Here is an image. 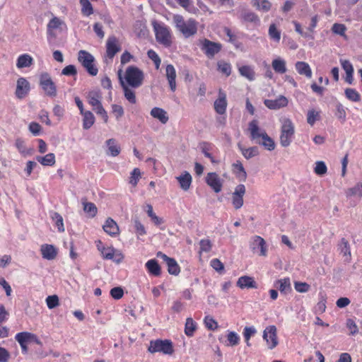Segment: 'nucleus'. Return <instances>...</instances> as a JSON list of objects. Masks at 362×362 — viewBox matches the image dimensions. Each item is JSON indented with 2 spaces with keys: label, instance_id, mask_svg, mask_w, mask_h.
<instances>
[{
  "label": "nucleus",
  "instance_id": "16",
  "mask_svg": "<svg viewBox=\"0 0 362 362\" xmlns=\"http://www.w3.org/2000/svg\"><path fill=\"white\" fill-rule=\"evenodd\" d=\"M15 339L18 342L19 344H28L31 342H34L38 345L42 344V342L36 334L28 332H22L16 334L15 336Z\"/></svg>",
  "mask_w": 362,
  "mask_h": 362
},
{
  "label": "nucleus",
  "instance_id": "15",
  "mask_svg": "<svg viewBox=\"0 0 362 362\" xmlns=\"http://www.w3.org/2000/svg\"><path fill=\"white\" fill-rule=\"evenodd\" d=\"M30 89V86L28 81L25 78L20 77L16 83L15 92L16 98L18 99L24 98L28 94Z\"/></svg>",
  "mask_w": 362,
  "mask_h": 362
},
{
  "label": "nucleus",
  "instance_id": "52",
  "mask_svg": "<svg viewBox=\"0 0 362 362\" xmlns=\"http://www.w3.org/2000/svg\"><path fill=\"white\" fill-rule=\"evenodd\" d=\"M223 31L227 37H228V42L233 44L235 47H239L240 43L238 42V37L237 35L233 33L232 30L228 27H225L223 28Z\"/></svg>",
  "mask_w": 362,
  "mask_h": 362
},
{
  "label": "nucleus",
  "instance_id": "18",
  "mask_svg": "<svg viewBox=\"0 0 362 362\" xmlns=\"http://www.w3.org/2000/svg\"><path fill=\"white\" fill-rule=\"evenodd\" d=\"M264 104L270 110H278L286 107L288 104V100L285 96L279 95L276 99L264 100Z\"/></svg>",
  "mask_w": 362,
  "mask_h": 362
},
{
  "label": "nucleus",
  "instance_id": "42",
  "mask_svg": "<svg viewBox=\"0 0 362 362\" xmlns=\"http://www.w3.org/2000/svg\"><path fill=\"white\" fill-rule=\"evenodd\" d=\"M197 329V323L193 320L192 317H187L185 325V334L191 337L194 335V332Z\"/></svg>",
  "mask_w": 362,
  "mask_h": 362
},
{
  "label": "nucleus",
  "instance_id": "30",
  "mask_svg": "<svg viewBox=\"0 0 362 362\" xmlns=\"http://www.w3.org/2000/svg\"><path fill=\"white\" fill-rule=\"evenodd\" d=\"M240 19L243 23H251L254 25H259L260 20L257 14L252 11H246L241 13Z\"/></svg>",
  "mask_w": 362,
  "mask_h": 362
},
{
  "label": "nucleus",
  "instance_id": "2",
  "mask_svg": "<svg viewBox=\"0 0 362 362\" xmlns=\"http://www.w3.org/2000/svg\"><path fill=\"white\" fill-rule=\"evenodd\" d=\"M86 98L88 104L92 107L93 110L103 118L105 123H107L108 121V115L102 104L103 94L100 90L89 91Z\"/></svg>",
  "mask_w": 362,
  "mask_h": 362
},
{
  "label": "nucleus",
  "instance_id": "8",
  "mask_svg": "<svg viewBox=\"0 0 362 362\" xmlns=\"http://www.w3.org/2000/svg\"><path fill=\"white\" fill-rule=\"evenodd\" d=\"M78 59L90 75L96 76L98 74V69L94 64V57L88 52L80 50L78 54Z\"/></svg>",
  "mask_w": 362,
  "mask_h": 362
},
{
  "label": "nucleus",
  "instance_id": "40",
  "mask_svg": "<svg viewBox=\"0 0 362 362\" xmlns=\"http://www.w3.org/2000/svg\"><path fill=\"white\" fill-rule=\"evenodd\" d=\"M37 160L44 166H52L55 164V156L52 153H49L45 156H37Z\"/></svg>",
  "mask_w": 362,
  "mask_h": 362
},
{
  "label": "nucleus",
  "instance_id": "61",
  "mask_svg": "<svg viewBox=\"0 0 362 362\" xmlns=\"http://www.w3.org/2000/svg\"><path fill=\"white\" fill-rule=\"evenodd\" d=\"M292 23L294 25L295 31L298 33L300 35L305 38H310L313 39V35L308 34V33H305L303 31L302 26L300 23L296 21H293Z\"/></svg>",
  "mask_w": 362,
  "mask_h": 362
},
{
  "label": "nucleus",
  "instance_id": "33",
  "mask_svg": "<svg viewBox=\"0 0 362 362\" xmlns=\"http://www.w3.org/2000/svg\"><path fill=\"white\" fill-rule=\"evenodd\" d=\"M106 144L107 146V154L115 157L120 153L121 148L117 144V142L115 139H110L107 140Z\"/></svg>",
  "mask_w": 362,
  "mask_h": 362
},
{
  "label": "nucleus",
  "instance_id": "7",
  "mask_svg": "<svg viewBox=\"0 0 362 362\" xmlns=\"http://www.w3.org/2000/svg\"><path fill=\"white\" fill-rule=\"evenodd\" d=\"M295 133V127L290 119H285L281 127L280 144L284 147L288 146L292 142Z\"/></svg>",
  "mask_w": 362,
  "mask_h": 362
},
{
  "label": "nucleus",
  "instance_id": "22",
  "mask_svg": "<svg viewBox=\"0 0 362 362\" xmlns=\"http://www.w3.org/2000/svg\"><path fill=\"white\" fill-rule=\"evenodd\" d=\"M274 286L284 295H286L292 291L291 281L288 277L278 279L275 281Z\"/></svg>",
  "mask_w": 362,
  "mask_h": 362
},
{
  "label": "nucleus",
  "instance_id": "55",
  "mask_svg": "<svg viewBox=\"0 0 362 362\" xmlns=\"http://www.w3.org/2000/svg\"><path fill=\"white\" fill-rule=\"evenodd\" d=\"M332 31L334 34L339 35L342 37H346V27L344 24L341 23H334L332 27Z\"/></svg>",
  "mask_w": 362,
  "mask_h": 362
},
{
  "label": "nucleus",
  "instance_id": "39",
  "mask_svg": "<svg viewBox=\"0 0 362 362\" xmlns=\"http://www.w3.org/2000/svg\"><path fill=\"white\" fill-rule=\"evenodd\" d=\"M238 148L240 150L243 156L246 159H250L255 156L259 155V150L257 146H252L249 148H244L238 144Z\"/></svg>",
  "mask_w": 362,
  "mask_h": 362
},
{
  "label": "nucleus",
  "instance_id": "38",
  "mask_svg": "<svg viewBox=\"0 0 362 362\" xmlns=\"http://www.w3.org/2000/svg\"><path fill=\"white\" fill-rule=\"evenodd\" d=\"M272 66L276 73L282 74L286 72V61L283 59H274L272 62Z\"/></svg>",
  "mask_w": 362,
  "mask_h": 362
},
{
  "label": "nucleus",
  "instance_id": "56",
  "mask_svg": "<svg viewBox=\"0 0 362 362\" xmlns=\"http://www.w3.org/2000/svg\"><path fill=\"white\" fill-rule=\"evenodd\" d=\"M83 210L85 212L89 214L91 217H95L98 212L96 206L92 202L84 203Z\"/></svg>",
  "mask_w": 362,
  "mask_h": 362
},
{
  "label": "nucleus",
  "instance_id": "54",
  "mask_svg": "<svg viewBox=\"0 0 362 362\" xmlns=\"http://www.w3.org/2000/svg\"><path fill=\"white\" fill-rule=\"evenodd\" d=\"M115 249L113 247H105V248H102V252L100 254L104 259H114V257L115 255Z\"/></svg>",
  "mask_w": 362,
  "mask_h": 362
},
{
  "label": "nucleus",
  "instance_id": "50",
  "mask_svg": "<svg viewBox=\"0 0 362 362\" xmlns=\"http://www.w3.org/2000/svg\"><path fill=\"white\" fill-rule=\"evenodd\" d=\"M212 248V243L209 239H202L199 241V254L201 256L203 252H209Z\"/></svg>",
  "mask_w": 362,
  "mask_h": 362
},
{
  "label": "nucleus",
  "instance_id": "59",
  "mask_svg": "<svg viewBox=\"0 0 362 362\" xmlns=\"http://www.w3.org/2000/svg\"><path fill=\"white\" fill-rule=\"evenodd\" d=\"M147 55L148 58H150L153 62L156 69H158L160 68L161 60L158 54L154 50L149 49L147 52Z\"/></svg>",
  "mask_w": 362,
  "mask_h": 362
},
{
  "label": "nucleus",
  "instance_id": "24",
  "mask_svg": "<svg viewBox=\"0 0 362 362\" xmlns=\"http://www.w3.org/2000/svg\"><path fill=\"white\" fill-rule=\"evenodd\" d=\"M103 228L106 233L112 237H115L119 233V226L112 218H108L105 221Z\"/></svg>",
  "mask_w": 362,
  "mask_h": 362
},
{
  "label": "nucleus",
  "instance_id": "62",
  "mask_svg": "<svg viewBox=\"0 0 362 362\" xmlns=\"http://www.w3.org/2000/svg\"><path fill=\"white\" fill-rule=\"evenodd\" d=\"M294 288L299 293H306L310 290V286L306 282L295 281Z\"/></svg>",
  "mask_w": 362,
  "mask_h": 362
},
{
  "label": "nucleus",
  "instance_id": "21",
  "mask_svg": "<svg viewBox=\"0 0 362 362\" xmlns=\"http://www.w3.org/2000/svg\"><path fill=\"white\" fill-rule=\"evenodd\" d=\"M120 84L123 90L124 98L131 103L135 104L136 103V98L135 91L133 90L134 88H131L127 86L124 81L122 80L120 72L119 73Z\"/></svg>",
  "mask_w": 362,
  "mask_h": 362
},
{
  "label": "nucleus",
  "instance_id": "9",
  "mask_svg": "<svg viewBox=\"0 0 362 362\" xmlns=\"http://www.w3.org/2000/svg\"><path fill=\"white\" fill-rule=\"evenodd\" d=\"M199 44L202 51L209 59H213L223 47L220 42H213L206 38L199 40Z\"/></svg>",
  "mask_w": 362,
  "mask_h": 362
},
{
  "label": "nucleus",
  "instance_id": "1",
  "mask_svg": "<svg viewBox=\"0 0 362 362\" xmlns=\"http://www.w3.org/2000/svg\"><path fill=\"white\" fill-rule=\"evenodd\" d=\"M248 131L250 139L255 144L262 146L268 151H273L275 148L274 141L264 130L259 128L257 120L253 119L249 123Z\"/></svg>",
  "mask_w": 362,
  "mask_h": 362
},
{
  "label": "nucleus",
  "instance_id": "6",
  "mask_svg": "<svg viewBox=\"0 0 362 362\" xmlns=\"http://www.w3.org/2000/svg\"><path fill=\"white\" fill-rule=\"evenodd\" d=\"M148 351L151 354L159 352L165 355H172L174 353V346L170 339H156L150 341Z\"/></svg>",
  "mask_w": 362,
  "mask_h": 362
},
{
  "label": "nucleus",
  "instance_id": "4",
  "mask_svg": "<svg viewBox=\"0 0 362 362\" xmlns=\"http://www.w3.org/2000/svg\"><path fill=\"white\" fill-rule=\"evenodd\" d=\"M122 80L131 88H139L144 83V73L136 66H129L126 69Z\"/></svg>",
  "mask_w": 362,
  "mask_h": 362
},
{
  "label": "nucleus",
  "instance_id": "58",
  "mask_svg": "<svg viewBox=\"0 0 362 362\" xmlns=\"http://www.w3.org/2000/svg\"><path fill=\"white\" fill-rule=\"evenodd\" d=\"M327 171V168L323 161H317L315 163V167L314 168V172L315 174L318 175H323L326 174Z\"/></svg>",
  "mask_w": 362,
  "mask_h": 362
},
{
  "label": "nucleus",
  "instance_id": "10",
  "mask_svg": "<svg viewBox=\"0 0 362 362\" xmlns=\"http://www.w3.org/2000/svg\"><path fill=\"white\" fill-rule=\"evenodd\" d=\"M39 83L46 95L52 98L57 95V86L52 81L51 76L47 72H42L40 74Z\"/></svg>",
  "mask_w": 362,
  "mask_h": 362
},
{
  "label": "nucleus",
  "instance_id": "44",
  "mask_svg": "<svg viewBox=\"0 0 362 362\" xmlns=\"http://www.w3.org/2000/svg\"><path fill=\"white\" fill-rule=\"evenodd\" d=\"M344 94L346 98L351 102L357 103L361 101V95L355 88H346Z\"/></svg>",
  "mask_w": 362,
  "mask_h": 362
},
{
  "label": "nucleus",
  "instance_id": "60",
  "mask_svg": "<svg viewBox=\"0 0 362 362\" xmlns=\"http://www.w3.org/2000/svg\"><path fill=\"white\" fill-rule=\"evenodd\" d=\"M204 324L209 330H215L218 328L217 322L211 316L207 315L204 317Z\"/></svg>",
  "mask_w": 362,
  "mask_h": 362
},
{
  "label": "nucleus",
  "instance_id": "53",
  "mask_svg": "<svg viewBox=\"0 0 362 362\" xmlns=\"http://www.w3.org/2000/svg\"><path fill=\"white\" fill-rule=\"evenodd\" d=\"M141 177V170L138 168H135L131 173L129 177V183L133 186L136 187Z\"/></svg>",
  "mask_w": 362,
  "mask_h": 362
},
{
  "label": "nucleus",
  "instance_id": "27",
  "mask_svg": "<svg viewBox=\"0 0 362 362\" xmlns=\"http://www.w3.org/2000/svg\"><path fill=\"white\" fill-rule=\"evenodd\" d=\"M145 267L149 274L154 276H159L161 274V268L155 259H149L145 264Z\"/></svg>",
  "mask_w": 362,
  "mask_h": 362
},
{
  "label": "nucleus",
  "instance_id": "14",
  "mask_svg": "<svg viewBox=\"0 0 362 362\" xmlns=\"http://www.w3.org/2000/svg\"><path fill=\"white\" fill-rule=\"evenodd\" d=\"M252 250L255 252L259 250V255L266 257L267 255V246L263 238L259 235H255L250 245Z\"/></svg>",
  "mask_w": 362,
  "mask_h": 362
},
{
  "label": "nucleus",
  "instance_id": "46",
  "mask_svg": "<svg viewBox=\"0 0 362 362\" xmlns=\"http://www.w3.org/2000/svg\"><path fill=\"white\" fill-rule=\"evenodd\" d=\"M64 23L57 17L52 18L47 24V33L49 35H52V30L60 28Z\"/></svg>",
  "mask_w": 362,
  "mask_h": 362
},
{
  "label": "nucleus",
  "instance_id": "57",
  "mask_svg": "<svg viewBox=\"0 0 362 362\" xmlns=\"http://www.w3.org/2000/svg\"><path fill=\"white\" fill-rule=\"evenodd\" d=\"M45 300L49 309H53L59 304V298L57 295L49 296Z\"/></svg>",
  "mask_w": 362,
  "mask_h": 362
},
{
  "label": "nucleus",
  "instance_id": "3",
  "mask_svg": "<svg viewBox=\"0 0 362 362\" xmlns=\"http://www.w3.org/2000/svg\"><path fill=\"white\" fill-rule=\"evenodd\" d=\"M173 21L177 30L186 38L194 35L197 32V22L193 18H189L187 21L181 15H174Z\"/></svg>",
  "mask_w": 362,
  "mask_h": 362
},
{
  "label": "nucleus",
  "instance_id": "41",
  "mask_svg": "<svg viewBox=\"0 0 362 362\" xmlns=\"http://www.w3.org/2000/svg\"><path fill=\"white\" fill-rule=\"evenodd\" d=\"M217 70L226 76H229L232 71L231 64L224 60H219L217 62Z\"/></svg>",
  "mask_w": 362,
  "mask_h": 362
},
{
  "label": "nucleus",
  "instance_id": "12",
  "mask_svg": "<svg viewBox=\"0 0 362 362\" xmlns=\"http://www.w3.org/2000/svg\"><path fill=\"white\" fill-rule=\"evenodd\" d=\"M246 192V189L244 185L240 184L236 186L234 192L232 194V204L237 210L240 209L243 204V197Z\"/></svg>",
  "mask_w": 362,
  "mask_h": 362
},
{
  "label": "nucleus",
  "instance_id": "31",
  "mask_svg": "<svg viewBox=\"0 0 362 362\" xmlns=\"http://www.w3.org/2000/svg\"><path fill=\"white\" fill-rule=\"evenodd\" d=\"M339 250L340 253L345 257V260L348 262L351 261V253L349 243L346 239L342 238L339 244Z\"/></svg>",
  "mask_w": 362,
  "mask_h": 362
},
{
  "label": "nucleus",
  "instance_id": "23",
  "mask_svg": "<svg viewBox=\"0 0 362 362\" xmlns=\"http://www.w3.org/2000/svg\"><path fill=\"white\" fill-rule=\"evenodd\" d=\"M41 254L44 259L48 260H52L56 258L57 255V248L52 245L49 244H44L41 246Z\"/></svg>",
  "mask_w": 362,
  "mask_h": 362
},
{
  "label": "nucleus",
  "instance_id": "49",
  "mask_svg": "<svg viewBox=\"0 0 362 362\" xmlns=\"http://www.w3.org/2000/svg\"><path fill=\"white\" fill-rule=\"evenodd\" d=\"M320 119V112L314 109L309 110L307 113V122L311 126Z\"/></svg>",
  "mask_w": 362,
  "mask_h": 362
},
{
  "label": "nucleus",
  "instance_id": "36",
  "mask_svg": "<svg viewBox=\"0 0 362 362\" xmlns=\"http://www.w3.org/2000/svg\"><path fill=\"white\" fill-rule=\"evenodd\" d=\"M233 171L235 174L236 177L240 180H245L247 178V173L245 168L240 160H237L232 165Z\"/></svg>",
  "mask_w": 362,
  "mask_h": 362
},
{
  "label": "nucleus",
  "instance_id": "47",
  "mask_svg": "<svg viewBox=\"0 0 362 362\" xmlns=\"http://www.w3.org/2000/svg\"><path fill=\"white\" fill-rule=\"evenodd\" d=\"M81 6V13L83 16H89L93 13V8L89 0H79Z\"/></svg>",
  "mask_w": 362,
  "mask_h": 362
},
{
  "label": "nucleus",
  "instance_id": "45",
  "mask_svg": "<svg viewBox=\"0 0 362 362\" xmlns=\"http://www.w3.org/2000/svg\"><path fill=\"white\" fill-rule=\"evenodd\" d=\"M268 34L271 40L279 43L281 40V31L276 28L274 23L269 25Z\"/></svg>",
  "mask_w": 362,
  "mask_h": 362
},
{
  "label": "nucleus",
  "instance_id": "28",
  "mask_svg": "<svg viewBox=\"0 0 362 362\" xmlns=\"http://www.w3.org/2000/svg\"><path fill=\"white\" fill-rule=\"evenodd\" d=\"M151 115L158 119L162 124H166L168 122L169 117L167 112L160 107H153L151 110Z\"/></svg>",
  "mask_w": 362,
  "mask_h": 362
},
{
  "label": "nucleus",
  "instance_id": "26",
  "mask_svg": "<svg viewBox=\"0 0 362 362\" xmlns=\"http://www.w3.org/2000/svg\"><path fill=\"white\" fill-rule=\"evenodd\" d=\"M166 77L172 91L176 89V71L172 64L167 65L165 68Z\"/></svg>",
  "mask_w": 362,
  "mask_h": 362
},
{
  "label": "nucleus",
  "instance_id": "63",
  "mask_svg": "<svg viewBox=\"0 0 362 362\" xmlns=\"http://www.w3.org/2000/svg\"><path fill=\"white\" fill-rule=\"evenodd\" d=\"M257 330L254 327H245L243 329V337L247 342V345H249V341L255 334H256Z\"/></svg>",
  "mask_w": 362,
  "mask_h": 362
},
{
  "label": "nucleus",
  "instance_id": "25",
  "mask_svg": "<svg viewBox=\"0 0 362 362\" xmlns=\"http://www.w3.org/2000/svg\"><path fill=\"white\" fill-rule=\"evenodd\" d=\"M237 286L244 288H257V284L253 277L249 276H240L237 281Z\"/></svg>",
  "mask_w": 362,
  "mask_h": 362
},
{
  "label": "nucleus",
  "instance_id": "13",
  "mask_svg": "<svg viewBox=\"0 0 362 362\" xmlns=\"http://www.w3.org/2000/svg\"><path fill=\"white\" fill-rule=\"evenodd\" d=\"M157 257L161 258L166 263L169 274L175 276L180 274V267L174 258L170 257L161 252L157 253Z\"/></svg>",
  "mask_w": 362,
  "mask_h": 362
},
{
  "label": "nucleus",
  "instance_id": "19",
  "mask_svg": "<svg viewBox=\"0 0 362 362\" xmlns=\"http://www.w3.org/2000/svg\"><path fill=\"white\" fill-rule=\"evenodd\" d=\"M120 49L121 47L117 37L115 36L109 37L106 43L107 57L110 59H112Z\"/></svg>",
  "mask_w": 362,
  "mask_h": 362
},
{
  "label": "nucleus",
  "instance_id": "32",
  "mask_svg": "<svg viewBox=\"0 0 362 362\" xmlns=\"http://www.w3.org/2000/svg\"><path fill=\"white\" fill-rule=\"evenodd\" d=\"M33 64V58L28 54H21L16 61V66L18 69L30 67Z\"/></svg>",
  "mask_w": 362,
  "mask_h": 362
},
{
  "label": "nucleus",
  "instance_id": "43",
  "mask_svg": "<svg viewBox=\"0 0 362 362\" xmlns=\"http://www.w3.org/2000/svg\"><path fill=\"white\" fill-rule=\"evenodd\" d=\"M239 73L241 76L245 77L249 81H253L255 78V73L253 69L247 65L240 66L239 69Z\"/></svg>",
  "mask_w": 362,
  "mask_h": 362
},
{
  "label": "nucleus",
  "instance_id": "34",
  "mask_svg": "<svg viewBox=\"0 0 362 362\" xmlns=\"http://www.w3.org/2000/svg\"><path fill=\"white\" fill-rule=\"evenodd\" d=\"M295 66L299 74L304 75L308 78L312 77V70L308 63L305 62H297Z\"/></svg>",
  "mask_w": 362,
  "mask_h": 362
},
{
  "label": "nucleus",
  "instance_id": "11",
  "mask_svg": "<svg viewBox=\"0 0 362 362\" xmlns=\"http://www.w3.org/2000/svg\"><path fill=\"white\" fill-rule=\"evenodd\" d=\"M263 339L267 341L269 349L275 348L278 345L276 327L274 325L267 327L263 332Z\"/></svg>",
  "mask_w": 362,
  "mask_h": 362
},
{
  "label": "nucleus",
  "instance_id": "48",
  "mask_svg": "<svg viewBox=\"0 0 362 362\" xmlns=\"http://www.w3.org/2000/svg\"><path fill=\"white\" fill-rule=\"evenodd\" d=\"M52 219L54 222L55 226L59 233L64 231V220L62 216L58 212H54L51 216Z\"/></svg>",
  "mask_w": 362,
  "mask_h": 362
},
{
  "label": "nucleus",
  "instance_id": "20",
  "mask_svg": "<svg viewBox=\"0 0 362 362\" xmlns=\"http://www.w3.org/2000/svg\"><path fill=\"white\" fill-rule=\"evenodd\" d=\"M227 105L226 94L220 89L218 97L214 102V110L218 114L223 115L226 113Z\"/></svg>",
  "mask_w": 362,
  "mask_h": 362
},
{
  "label": "nucleus",
  "instance_id": "37",
  "mask_svg": "<svg viewBox=\"0 0 362 362\" xmlns=\"http://www.w3.org/2000/svg\"><path fill=\"white\" fill-rule=\"evenodd\" d=\"M83 115V128L84 129H90L95 123V117L93 114L89 110L83 111L81 113Z\"/></svg>",
  "mask_w": 362,
  "mask_h": 362
},
{
  "label": "nucleus",
  "instance_id": "29",
  "mask_svg": "<svg viewBox=\"0 0 362 362\" xmlns=\"http://www.w3.org/2000/svg\"><path fill=\"white\" fill-rule=\"evenodd\" d=\"M177 180L182 189L187 191L189 189L192 178L187 171H185L181 175L177 177Z\"/></svg>",
  "mask_w": 362,
  "mask_h": 362
},
{
  "label": "nucleus",
  "instance_id": "64",
  "mask_svg": "<svg viewBox=\"0 0 362 362\" xmlns=\"http://www.w3.org/2000/svg\"><path fill=\"white\" fill-rule=\"evenodd\" d=\"M211 267L219 273H222L224 270L223 264L217 258H214L210 262Z\"/></svg>",
  "mask_w": 362,
  "mask_h": 362
},
{
  "label": "nucleus",
  "instance_id": "35",
  "mask_svg": "<svg viewBox=\"0 0 362 362\" xmlns=\"http://www.w3.org/2000/svg\"><path fill=\"white\" fill-rule=\"evenodd\" d=\"M252 6L262 12H268L272 8V3L269 0H252Z\"/></svg>",
  "mask_w": 362,
  "mask_h": 362
},
{
  "label": "nucleus",
  "instance_id": "5",
  "mask_svg": "<svg viewBox=\"0 0 362 362\" xmlns=\"http://www.w3.org/2000/svg\"><path fill=\"white\" fill-rule=\"evenodd\" d=\"M156 39L160 44L165 47H170L172 44V34L170 29L164 23H153Z\"/></svg>",
  "mask_w": 362,
  "mask_h": 362
},
{
  "label": "nucleus",
  "instance_id": "17",
  "mask_svg": "<svg viewBox=\"0 0 362 362\" xmlns=\"http://www.w3.org/2000/svg\"><path fill=\"white\" fill-rule=\"evenodd\" d=\"M206 182L216 193L222 189L223 183L216 173H209L206 177Z\"/></svg>",
  "mask_w": 362,
  "mask_h": 362
},
{
  "label": "nucleus",
  "instance_id": "51",
  "mask_svg": "<svg viewBox=\"0 0 362 362\" xmlns=\"http://www.w3.org/2000/svg\"><path fill=\"white\" fill-rule=\"evenodd\" d=\"M347 197L358 196L362 197V183L358 182L354 187L349 188L346 192Z\"/></svg>",
  "mask_w": 362,
  "mask_h": 362
}]
</instances>
